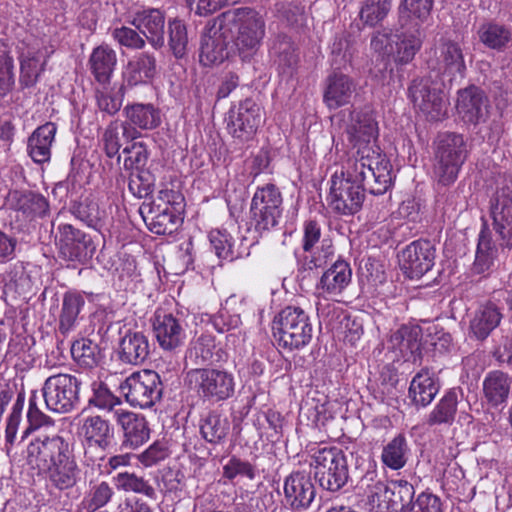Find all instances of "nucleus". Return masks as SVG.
Masks as SVG:
<instances>
[{
  "label": "nucleus",
  "instance_id": "20e7f679",
  "mask_svg": "<svg viewBox=\"0 0 512 512\" xmlns=\"http://www.w3.org/2000/svg\"><path fill=\"white\" fill-rule=\"evenodd\" d=\"M468 157L464 136L455 132L439 133L434 141L433 179L438 187H449L458 179Z\"/></svg>",
  "mask_w": 512,
  "mask_h": 512
},
{
  "label": "nucleus",
  "instance_id": "13d9d810",
  "mask_svg": "<svg viewBox=\"0 0 512 512\" xmlns=\"http://www.w3.org/2000/svg\"><path fill=\"white\" fill-rule=\"evenodd\" d=\"M391 8V0H365L360 10V19L365 25L375 26L381 22Z\"/></svg>",
  "mask_w": 512,
  "mask_h": 512
},
{
  "label": "nucleus",
  "instance_id": "dca6fc26",
  "mask_svg": "<svg viewBox=\"0 0 512 512\" xmlns=\"http://www.w3.org/2000/svg\"><path fill=\"white\" fill-rule=\"evenodd\" d=\"M154 336L159 347L167 352H176L186 340L184 320L163 308H157L151 319Z\"/></svg>",
  "mask_w": 512,
  "mask_h": 512
},
{
  "label": "nucleus",
  "instance_id": "a878e982",
  "mask_svg": "<svg viewBox=\"0 0 512 512\" xmlns=\"http://www.w3.org/2000/svg\"><path fill=\"white\" fill-rule=\"evenodd\" d=\"M130 23L142 33L148 42L155 48L163 47L165 14L156 8L138 11Z\"/></svg>",
  "mask_w": 512,
  "mask_h": 512
},
{
  "label": "nucleus",
  "instance_id": "6e6d98bb",
  "mask_svg": "<svg viewBox=\"0 0 512 512\" xmlns=\"http://www.w3.org/2000/svg\"><path fill=\"white\" fill-rule=\"evenodd\" d=\"M91 394L88 397V405L100 410L115 411L116 406L122 403L106 383L101 380H94L90 383Z\"/></svg>",
  "mask_w": 512,
  "mask_h": 512
},
{
  "label": "nucleus",
  "instance_id": "9b49d317",
  "mask_svg": "<svg viewBox=\"0 0 512 512\" xmlns=\"http://www.w3.org/2000/svg\"><path fill=\"white\" fill-rule=\"evenodd\" d=\"M408 98L430 122L441 121L447 115L448 101L444 91L430 78L414 79L408 87Z\"/></svg>",
  "mask_w": 512,
  "mask_h": 512
},
{
  "label": "nucleus",
  "instance_id": "f03ea898",
  "mask_svg": "<svg viewBox=\"0 0 512 512\" xmlns=\"http://www.w3.org/2000/svg\"><path fill=\"white\" fill-rule=\"evenodd\" d=\"M231 38L239 57L249 61L259 50L265 36V20L255 9L239 7L222 12L216 18Z\"/></svg>",
  "mask_w": 512,
  "mask_h": 512
},
{
  "label": "nucleus",
  "instance_id": "5fc2aeb1",
  "mask_svg": "<svg viewBox=\"0 0 512 512\" xmlns=\"http://www.w3.org/2000/svg\"><path fill=\"white\" fill-rule=\"evenodd\" d=\"M433 0H402L399 7V17L402 26L409 21H416L414 27H418L420 23L425 22L433 8Z\"/></svg>",
  "mask_w": 512,
  "mask_h": 512
},
{
  "label": "nucleus",
  "instance_id": "c9c22d12",
  "mask_svg": "<svg viewBox=\"0 0 512 512\" xmlns=\"http://www.w3.org/2000/svg\"><path fill=\"white\" fill-rule=\"evenodd\" d=\"M149 353V340L142 332L128 330L119 342L118 355L123 363L140 365Z\"/></svg>",
  "mask_w": 512,
  "mask_h": 512
},
{
  "label": "nucleus",
  "instance_id": "c03bdc74",
  "mask_svg": "<svg viewBox=\"0 0 512 512\" xmlns=\"http://www.w3.org/2000/svg\"><path fill=\"white\" fill-rule=\"evenodd\" d=\"M48 473V479L53 487L63 491L76 485L80 479V468L75 457L43 469Z\"/></svg>",
  "mask_w": 512,
  "mask_h": 512
},
{
  "label": "nucleus",
  "instance_id": "79ce46f5",
  "mask_svg": "<svg viewBox=\"0 0 512 512\" xmlns=\"http://www.w3.org/2000/svg\"><path fill=\"white\" fill-rule=\"evenodd\" d=\"M121 134L124 138L133 140L137 137L138 131L128 127V124L125 122L119 120L111 121L104 129L101 137L103 150L107 157H117L120 160Z\"/></svg>",
  "mask_w": 512,
  "mask_h": 512
},
{
  "label": "nucleus",
  "instance_id": "e433bc0d",
  "mask_svg": "<svg viewBox=\"0 0 512 512\" xmlns=\"http://www.w3.org/2000/svg\"><path fill=\"white\" fill-rule=\"evenodd\" d=\"M88 63L95 80L99 84L107 85L111 82L117 65V54L109 45H100L93 49Z\"/></svg>",
  "mask_w": 512,
  "mask_h": 512
},
{
  "label": "nucleus",
  "instance_id": "774afa93",
  "mask_svg": "<svg viewBox=\"0 0 512 512\" xmlns=\"http://www.w3.org/2000/svg\"><path fill=\"white\" fill-rule=\"evenodd\" d=\"M407 512H444L443 502L430 491L421 492Z\"/></svg>",
  "mask_w": 512,
  "mask_h": 512
},
{
  "label": "nucleus",
  "instance_id": "864d4df0",
  "mask_svg": "<svg viewBox=\"0 0 512 512\" xmlns=\"http://www.w3.org/2000/svg\"><path fill=\"white\" fill-rule=\"evenodd\" d=\"M73 360L83 368L96 367L101 360V352L97 343L88 338H81L71 346Z\"/></svg>",
  "mask_w": 512,
  "mask_h": 512
},
{
  "label": "nucleus",
  "instance_id": "4c0bfd02",
  "mask_svg": "<svg viewBox=\"0 0 512 512\" xmlns=\"http://www.w3.org/2000/svg\"><path fill=\"white\" fill-rule=\"evenodd\" d=\"M157 64L154 55L140 53L128 61L123 71V81L129 87L144 84L154 78Z\"/></svg>",
  "mask_w": 512,
  "mask_h": 512
},
{
  "label": "nucleus",
  "instance_id": "338daca9",
  "mask_svg": "<svg viewBox=\"0 0 512 512\" xmlns=\"http://www.w3.org/2000/svg\"><path fill=\"white\" fill-rule=\"evenodd\" d=\"M128 189L136 198H146L153 192V181L148 171L139 170L131 172L129 176Z\"/></svg>",
  "mask_w": 512,
  "mask_h": 512
},
{
  "label": "nucleus",
  "instance_id": "3c124183",
  "mask_svg": "<svg viewBox=\"0 0 512 512\" xmlns=\"http://www.w3.org/2000/svg\"><path fill=\"white\" fill-rule=\"evenodd\" d=\"M259 469L255 462H251L237 455H232L222 467V479L224 483H234L238 478H246L250 481L256 479Z\"/></svg>",
  "mask_w": 512,
  "mask_h": 512
},
{
  "label": "nucleus",
  "instance_id": "2eb2a0df",
  "mask_svg": "<svg viewBox=\"0 0 512 512\" xmlns=\"http://www.w3.org/2000/svg\"><path fill=\"white\" fill-rule=\"evenodd\" d=\"M428 67L451 79L463 78L467 67L462 44L450 37H441L435 45L434 58L428 61Z\"/></svg>",
  "mask_w": 512,
  "mask_h": 512
},
{
  "label": "nucleus",
  "instance_id": "58836bf2",
  "mask_svg": "<svg viewBox=\"0 0 512 512\" xmlns=\"http://www.w3.org/2000/svg\"><path fill=\"white\" fill-rule=\"evenodd\" d=\"M462 396L461 388H451L437 402L427 416L429 426L452 425L455 421L459 397Z\"/></svg>",
  "mask_w": 512,
  "mask_h": 512
},
{
  "label": "nucleus",
  "instance_id": "a211bd4d",
  "mask_svg": "<svg viewBox=\"0 0 512 512\" xmlns=\"http://www.w3.org/2000/svg\"><path fill=\"white\" fill-rule=\"evenodd\" d=\"M456 110L464 123L476 126L489 118L490 101L483 89L470 85L457 92Z\"/></svg>",
  "mask_w": 512,
  "mask_h": 512
},
{
  "label": "nucleus",
  "instance_id": "4be33fe9",
  "mask_svg": "<svg viewBox=\"0 0 512 512\" xmlns=\"http://www.w3.org/2000/svg\"><path fill=\"white\" fill-rule=\"evenodd\" d=\"M284 497L287 505L296 512L307 510L316 496L310 474L294 471L284 480Z\"/></svg>",
  "mask_w": 512,
  "mask_h": 512
},
{
  "label": "nucleus",
  "instance_id": "09e8293b",
  "mask_svg": "<svg viewBox=\"0 0 512 512\" xmlns=\"http://www.w3.org/2000/svg\"><path fill=\"white\" fill-rule=\"evenodd\" d=\"M230 431L228 418L217 411H210L200 421V433L211 444L225 442Z\"/></svg>",
  "mask_w": 512,
  "mask_h": 512
},
{
  "label": "nucleus",
  "instance_id": "2f4dec72",
  "mask_svg": "<svg viewBox=\"0 0 512 512\" xmlns=\"http://www.w3.org/2000/svg\"><path fill=\"white\" fill-rule=\"evenodd\" d=\"M334 255L335 248L329 238H323L320 246L312 248V251L295 252L298 276L302 279L310 276L314 270L323 268L332 261Z\"/></svg>",
  "mask_w": 512,
  "mask_h": 512
},
{
  "label": "nucleus",
  "instance_id": "49530a36",
  "mask_svg": "<svg viewBox=\"0 0 512 512\" xmlns=\"http://www.w3.org/2000/svg\"><path fill=\"white\" fill-rule=\"evenodd\" d=\"M501 319L499 308L493 303H487L475 313L470 325L471 331L477 339L484 340L499 325Z\"/></svg>",
  "mask_w": 512,
  "mask_h": 512
},
{
  "label": "nucleus",
  "instance_id": "680f3d73",
  "mask_svg": "<svg viewBox=\"0 0 512 512\" xmlns=\"http://www.w3.org/2000/svg\"><path fill=\"white\" fill-rule=\"evenodd\" d=\"M123 153L128 156L124 159V168L126 170L139 171L144 170L149 158V151L144 142H133L123 149Z\"/></svg>",
  "mask_w": 512,
  "mask_h": 512
},
{
  "label": "nucleus",
  "instance_id": "6e6552de",
  "mask_svg": "<svg viewBox=\"0 0 512 512\" xmlns=\"http://www.w3.org/2000/svg\"><path fill=\"white\" fill-rule=\"evenodd\" d=\"M344 132L349 143L356 148L350 157H359L362 150L369 149L375 156L388 159L375 144L378 138V123L370 107L352 109L345 121Z\"/></svg>",
  "mask_w": 512,
  "mask_h": 512
},
{
  "label": "nucleus",
  "instance_id": "f704fd0d",
  "mask_svg": "<svg viewBox=\"0 0 512 512\" xmlns=\"http://www.w3.org/2000/svg\"><path fill=\"white\" fill-rule=\"evenodd\" d=\"M439 389L438 379L427 368H423L412 378L408 395L413 405L424 408L431 404Z\"/></svg>",
  "mask_w": 512,
  "mask_h": 512
},
{
  "label": "nucleus",
  "instance_id": "72a5a7b5",
  "mask_svg": "<svg viewBox=\"0 0 512 512\" xmlns=\"http://www.w3.org/2000/svg\"><path fill=\"white\" fill-rule=\"evenodd\" d=\"M57 126L53 122H46L37 127L28 138L27 153L37 164L50 161L51 147L55 140Z\"/></svg>",
  "mask_w": 512,
  "mask_h": 512
},
{
  "label": "nucleus",
  "instance_id": "69168bd1",
  "mask_svg": "<svg viewBox=\"0 0 512 512\" xmlns=\"http://www.w3.org/2000/svg\"><path fill=\"white\" fill-rule=\"evenodd\" d=\"M14 84V59L8 52H0V99L12 91Z\"/></svg>",
  "mask_w": 512,
  "mask_h": 512
},
{
  "label": "nucleus",
  "instance_id": "37998d69",
  "mask_svg": "<svg viewBox=\"0 0 512 512\" xmlns=\"http://www.w3.org/2000/svg\"><path fill=\"white\" fill-rule=\"evenodd\" d=\"M409 456L408 440L404 434L399 433L383 446L380 459L384 467L397 471L406 466Z\"/></svg>",
  "mask_w": 512,
  "mask_h": 512
},
{
  "label": "nucleus",
  "instance_id": "4468645a",
  "mask_svg": "<svg viewBox=\"0 0 512 512\" xmlns=\"http://www.w3.org/2000/svg\"><path fill=\"white\" fill-rule=\"evenodd\" d=\"M70 443L64 437L54 434L52 436L39 434L27 447V458L30 463L35 462L40 469L73 458Z\"/></svg>",
  "mask_w": 512,
  "mask_h": 512
},
{
  "label": "nucleus",
  "instance_id": "4d7b16f0",
  "mask_svg": "<svg viewBox=\"0 0 512 512\" xmlns=\"http://www.w3.org/2000/svg\"><path fill=\"white\" fill-rule=\"evenodd\" d=\"M396 61L400 64H407L411 62L416 53L420 50L422 40L418 29H414L412 32H403L400 35H396Z\"/></svg>",
  "mask_w": 512,
  "mask_h": 512
},
{
  "label": "nucleus",
  "instance_id": "5701e85b",
  "mask_svg": "<svg viewBox=\"0 0 512 512\" xmlns=\"http://www.w3.org/2000/svg\"><path fill=\"white\" fill-rule=\"evenodd\" d=\"M114 418L123 431V447L137 449L149 440L150 428L143 415L116 409Z\"/></svg>",
  "mask_w": 512,
  "mask_h": 512
},
{
  "label": "nucleus",
  "instance_id": "de8ad7c7",
  "mask_svg": "<svg viewBox=\"0 0 512 512\" xmlns=\"http://www.w3.org/2000/svg\"><path fill=\"white\" fill-rule=\"evenodd\" d=\"M69 211L90 228L100 230L103 226L104 212L100 211L98 203L90 196L82 195L71 201Z\"/></svg>",
  "mask_w": 512,
  "mask_h": 512
},
{
  "label": "nucleus",
  "instance_id": "f8f14e48",
  "mask_svg": "<svg viewBox=\"0 0 512 512\" xmlns=\"http://www.w3.org/2000/svg\"><path fill=\"white\" fill-rule=\"evenodd\" d=\"M228 133L241 143L254 138L262 123V109L252 98L233 102L225 117Z\"/></svg>",
  "mask_w": 512,
  "mask_h": 512
},
{
  "label": "nucleus",
  "instance_id": "0eeeda50",
  "mask_svg": "<svg viewBox=\"0 0 512 512\" xmlns=\"http://www.w3.org/2000/svg\"><path fill=\"white\" fill-rule=\"evenodd\" d=\"M283 196L273 183L258 186L252 196L249 208L250 224L259 233L275 229L282 219Z\"/></svg>",
  "mask_w": 512,
  "mask_h": 512
},
{
  "label": "nucleus",
  "instance_id": "e2e57ef3",
  "mask_svg": "<svg viewBox=\"0 0 512 512\" xmlns=\"http://www.w3.org/2000/svg\"><path fill=\"white\" fill-rule=\"evenodd\" d=\"M43 67L39 66V58L35 55H29L20 59V85L22 88L33 87L43 72Z\"/></svg>",
  "mask_w": 512,
  "mask_h": 512
},
{
  "label": "nucleus",
  "instance_id": "052dcab7",
  "mask_svg": "<svg viewBox=\"0 0 512 512\" xmlns=\"http://www.w3.org/2000/svg\"><path fill=\"white\" fill-rule=\"evenodd\" d=\"M390 492V496L398 502L401 512H407L408 508L414 503L415 488L407 480H392L385 485Z\"/></svg>",
  "mask_w": 512,
  "mask_h": 512
},
{
  "label": "nucleus",
  "instance_id": "393cba45",
  "mask_svg": "<svg viewBox=\"0 0 512 512\" xmlns=\"http://www.w3.org/2000/svg\"><path fill=\"white\" fill-rule=\"evenodd\" d=\"M355 90L356 83L350 76L333 72L324 82L323 103L329 110H336L351 102Z\"/></svg>",
  "mask_w": 512,
  "mask_h": 512
},
{
  "label": "nucleus",
  "instance_id": "39448f33",
  "mask_svg": "<svg viewBox=\"0 0 512 512\" xmlns=\"http://www.w3.org/2000/svg\"><path fill=\"white\" fill-rule=\"evenodd\" d=\"M272 331L278 345L292 351L302 349L311 342L313 326L304 309L287 306L274 317Z\"/></svg>",
  "mask_w": 512,
  "mask_h": 512
},
{
  "label": "nucleus",
  "instance_id": "a19ab883",
  "mask_svg": "<svg viewBox=\"0 0 512 512\" xmlns=\"http://www.w3.org/2000/svg\"><path fill=\"white\" fill-rule=\"evenodd\" d=\"M270 57L280 74L292 76L297 68L298 54L293 42L287 36H279L273 42Z\"/></svg>",
  "mask_w": 512,
  "mask_h": 512
},
{
  "label": "nucleus",
  "instance_id": "8fccbe9b",
  "mask_svg": "<svg viewBox=\"0 0 512 512\" xmlns=\"http://www.w3.org/2000/svg\"><path fill=\"white\" fill-rule=\"evenodd\" d=\"M479 41L487 48L503 51L511 40V31L504 25L494 21L483 23L478 31Z\"/></svg>",
  "mask_w": 512,
  "mask_h": 512
},
{
  "label": "nucleus",
  "instance_id": "1a4fd4ad",
  "mask_svg": "<svg viewBox=\"0 0 512 512\" xmlns=\"http://www.w3.org/2000/svg\"><path fill=\"white\" fill-rule=\"evenodd\" d=\"M119 388L132 407L147 409L160 402L164 385L156 371L144 369L128 376Z\"/></svg>",
  "mask_w": 512,
  "mask_h": 512
},
{
  "label": "nucleus",
  "instance_id": "aec40b11",
  "mask_svg": "<svg viewBox=\"0 0 512 512\" xmlns=\"http://www.w3.org/2000/svg\"><path fill=\"white\" fill-rule=\"evenodd\" d=\"M493 228L506 247H512V184L497 188L490 198Z\"/></svg>",
  "mask_w": 512,
  "mask_h": 512
},
{
  "label": "nucleus",
  "instance_id": "a18cd8bd",
  "mask_svg": "<svg viewBox=\"0 0 512 512\" xmlns=\"http://www.w3.org/2000/svg\"><path fill=\"white\" fill-rule=\"evenodd\" d=\"M497 256V248L492 240V233L486 224H483L479 234L473 263V271L483 274L491 269Z\"/></svg>",
  "mask_w": 512,
  "mask_h": 512
},
{
  "label": "nucleus",
  "instance_id": "cd10ccee",
  "mask_svg": "<svg viewBox=\"0 0 512 512\" xmlns=\"http://www.w3.org/2000/svg\"><path fill=\"white\" fill-rule=\"evenodd\" d=\"M512 388V377L500 370L489 371L482 382L483 399L491 408L504 407Z\"/></svg>",
  "mask_w": 512,
  "mask_h": 512
},
{
  "label": "nucleus",
  "instance_id": "bb28decb",
  "mask_svg": "<svg viewBox=\"0 0 512 512\" xmlns=\"http://www.w3.org/2000/svg\"><path fill=\"white\" fill-rule=\"evenodd\" d=\"M187 357L195 365H221L227 362L228 353L216 344L212 335L202 334L190 343Z\"/></svg>",
  "mask_w": 512,
  "mask_h": 512
},
{
  "label": "nucleus",
  "instance_id": "ea45409f",
  "mask_svg": "<svg viewBox=\"0 0 512 512\" xmlns=\"http://www.w3.org/2000/svg\"><path fill=\"white\" fill-rule=\"evenodd\" d=\"M85 298L84 293L75 290L64 293L59 315V331L62 334H67L75 329L86 304Z\"/></svg>",
  "mask_w": 512,
  "mask_h": 512
},
{
  "label": "nucleus",
  "instance_id": "c756f323",
  "mask_svg": "<svg viewBox=\"0 0 512 512\" xmlns=\"http://www.w3.org/2000/svg\"><path fill=\"white\" fill-rule=\"evenodd\" d=\"M123 114L126 118L124 122L135 130L136 128L146 131L154 130L162 123L161 110L153 103H128L123 108Z\"/></svg>",
  "mask_w": 512,
  "mask_h": 512
},
{
  "label": "nucleus",
  "instance_id": "b1692460",
  "mask_svg": "<svg viewBox=\"0 0 512 512\" xmlns=\"http://www.w3.org/2000/svg\"><path fill=\"white\" fill-rule=\"evenodd\" d=\"M139 214L147 228L157 235L172 234L181 223L180 213L173 209L162 208L160 204L142 203Z\"/></svg>",
  "mask_w": 512,
  "mask_h": 512
},
{
  "label": "nucleus",
  "instance_id": "412c9836",
  "mask_svg": "<svg viewBox=\"0 0 512 512\" xmlns=\"http://www.w3.org/2000/svg\"><path fill=\"white\" fill-rule=\"evenodd\" d=\"M216 23L207 25L201 35L199 62L205 67L221 64L229 57L230 37L220 24L216 27Z\"/></svg>",
  "mask_w": 512,
  "mask_h": 512
},
{
  "label": "nucleus",
  "instance_id": "6ab92c4d",
  "mask_svg": "<svg viewBox=\"0 0 512 512\" xmlns=\"http://www.w3.org/2000/svg\"><path fill=\"white\" fill-rule=\"evenodd\" d=\"M435 248L429 240L418 239L401 252L400 267L409 279H418L434 266Z\"/></svg>",
  "mask_w": 512,
  "mask_h": 512
},
{
  "label": "nucleus",
  "instance_id": "c85d7f7f",
  "mask_svg": "<svg viewBox=\"0 0 512 512\" xmlns=\"http://www.w3.org/2000/svg\"><path fill=\"white\" fill-rule=\"evenodd\" d=\"M208 240L221 261L233 262L250 255V247L244 246L243 240L237 245L235 238L224 228L212 229L208 233Z\"/></svg>",
  "mask_w": 512,
  "mask_h": 512
},
{
  "label": "nucleus",
  "instance_id": "f257e3e1",
  "mask_svg": "<svg viewBox=\"0 0 512 512\" xmlns=\"http://www.w3.org/2000/svg\"><path fill=\"white\" fill-rule=\"evenodd\" d=\"M359 157H348L330 177L327 201L338 214L357 213L368 191L383 195L392 186V165L389 159L375 156L369 149L362 150Z\"/></svg>",
  "mask_w": 512,
  "mask_h": 512
},
{
  "label": "nucleus",
  "instance_id": "7ed1b4c3",
  "mask_svg": "<svg viewBox=\"0 0 512 512\" xmlns=\"http://www.w3.org/2000/svg\"><path fill=\"white\" fill-rule=\"evenodd\" d=\"M184 387L203 403L222 404L236 394V377L231 370L219 366L198 367L184 375Z\"/></svg>",
  "mask_w": 512,
  "mask_h": 512
},
{
  "label": "nucleus",
  "instance_id": "bf43d9fd",
  "mask_svg": "<svg viewBox=\"0 0 512 512\" xmlns=\"http://www.w3.org/2000/svg\"><path fill=\"white\" fill-rule=\"evenodd\" d=\"M169 33V46L173 55L181 59L187 53L188 47V35L187 28L183 21L174 19L169 21L168 24Z\"/></svg>",
  "mask_w": 512,
  "mask_h": 512
},
{
  "label": "nucleus",
  "instance_id": "ddd939ff",
  "mask_svg": "<svg viewBox=\"0 0 512 512\" xmlns=\"http://www.w3.org/2000/svg\"><path fill=\"white\" fill-rule=\"evenodd\" d=\"M59 256L69 262L87 264L96 252L92 237L71 224H59L55 235Z\"/></svg>",
  "mask_w": 512,
  "mask_h": 512
},
{
  "label": "nucleus",
  "instance_id": "603ef678",
  "mask_svg": "<svg viewBox=\"0 0 512 512\" xmlns=\"http://www.w3.org/2000/svg\"><path fill=\"white\" fill-rule=\"evenodd\" d=\"M113 479L118 490L142 494L152 500L157 498L156 489L142 476L125 471L119 472Z\"/></svg>",
  "mask_w": 512,
  "mask_h": 512
},
{
  "label": "nucleus",
  "instance_id": "9d476101",
  "mask_svg": "<svg viewBox=\"0 0 512 512\" xmlns=\"http://www.w3.org/2000/svg\"><path fill=\"white\" fill-rule=\"evenodd\" d=\"M82 380L74 375L59 373L49 376L42 387L46 408L65 414L77 408Z\"/></svg>",
  "mask_w": 512,
  "mask_h": 512
},
{
  "label": "nucleus",
  "instance_id": "0e129e2a",
  "mask_svg": "<svg viewBox=\"0 0 512 512\" xmlns=\"http://www.w3.org/2000/svg\"><path fill=\"white\" fill-rule=\"evenodd\" d=\"M125 87L122 85L118 92L96 91V102L98 109L109 116H114L121 109Z\"/></svg>",
  "mask_w": 512,
  "mask_h": 512
},
{
  "label": "nucleus",
  "instance_id": "473e14b6",
  "mask_svg": "<svg viewBox=\"0 0 512 512\" xmlns=\"http://www.w3.org/2000/svg\"><path fill=\"white\" fill-rule=\"evenodd\" d=\"M81 435L88 448L97 447L106 450L114 440V428L101 416H89L83 421Z\"/></svg>",
  "mask_w": 512,
  "mask_h": 512
},
{
  "label": "nucleus",
  "instance_id": "423d86ee",
  "mask_svg": "<svg viewBox=\"0 0 512 512\" xmlns=\"http://www.w3.org/2000/svg\"><path fill=\"white\" fill-rule=\"evenodd\" d=\"M310 467L315 481L327 492L336 493L342 490L350 478L347 455L336 446L315 451Z\"/></svg>",
  "mask_w": 512,
  "mask_h": 512
},
{
  "label": "nucleus",
  "instance_id": "7c9ffc66",
  "mask_svg": "<svg viewBox=\"0 0 512 512\" xmlns=\"http://www.w3.org/2000/svg\"><path fill=\"white\" fill-rule=\"evenodd\" d=\"M352 280L350 264L338 258L326 271L323 272L316 284V290L328 295L341 294Z\"/></svg>",
  "mask_w": 512,
  "mask_h": 512
},
{
  "label": "nucleus",
  "instance_id": "f3484780",
  "mask_svg": "<svg viewBox=\"0 0 512 512\" xmlns=\"http://www.w3.org/2000/svg\"><path fill=\"white\" fill-rule=\"evenodd\" d=\"M3 207L16 213L17 218L32 221L49 214V202L41 193L28 189L9 190Z\"/></svg>",
  "mask_w": 512,
  "mask_h": 512
}]
</instances>
